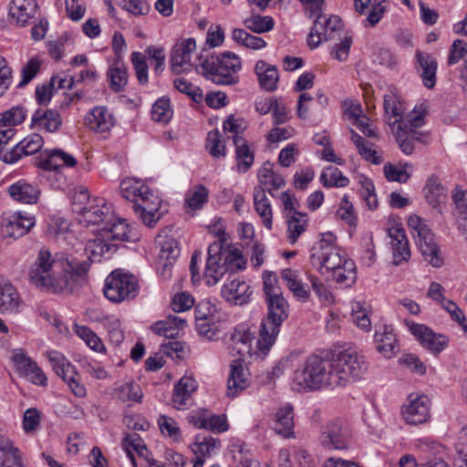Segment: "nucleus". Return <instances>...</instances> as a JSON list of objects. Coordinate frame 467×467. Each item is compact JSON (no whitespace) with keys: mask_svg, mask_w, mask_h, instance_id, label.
<instances>
[{"mask_svg":"<svg viewBox=\"0 0 467 467\" xmlns=\"http://www.w3.org/2000/svg\"><path fill=\"white\" fill-rule=\"evenodd\" d=\"M158 243L161 246L159 258L161 260L175 261L180 255V247L177 240L173 237L159 235Z\"/></svg>","mask_w":467,"mask_h":467,"instance_id":"4d7b16f0","label":"nucleus"},{"mask_svg":"<svg viewBox=\"0 0 467 467\" xmlns=\"http://www.w3.org/2000/svg\"><path fill=\"white\" fill-rule=\"evenodd\" d=\"M206 148L210 154L214 158L225 155V147L222 142V135L218 130H213L208 132L206 138Z\"/></svg>","mask_w":467,"mask_h":467,"instance_id":"774afa93","label":"nucleus"},{"mask_svg":"<svg viewBox=\"0 0 467 467\" xmlns=\"http://www.w3.org/2000/svg\"><path fill=\"white\" fill-rule=\"evenodd\" d=\"M35 217L23 212H16L3 219L2 233L14 239L26 235L35 225Z\"/></svg>","mask_w":467,"mask_h":467,"instance_id":"dca6fc26","label":"nucleus"},{"mask_svg":"<svg viewBox=\"0 0 467 467\" xmlns=\"http://www.w3.org/2000/svg\"><path fill=\"white\" fill-rule=\"evenodd\" d=\"M236 150L237 165L240 170L246 171L254 162V153L250 150L245 140L240 136L233 137Z\"/></svg>","mask_w":467,"mask_h":467,"instance_id":"3c124183","label":"nucleus"},{"mask_svg":"<svg viewBox=\"0 0 467 467\" xmlns=\"http://www.w3.org/2000/svg\"><path fill=\"white\" fill-rule=\"evenodd\" d=\"M424 195L427 202L433 207L439 208L447 199L446 190L439 178L432 174L426 182Z\"/></svg>","mask_w":467,"mask_h":467,"instance_id":"58836bf2","label":"nucleus"},{"mask_svg":"<svg viewBox=\"0 0 467 467\" xmlns=\"http://www.w3.org/2000/svg\"><path fill=\"white\" fill-rule=\"evenodd\" d=\"M294 409L290 404L278 409L275 413L274 430L276 433L285 437L294 436Z\"/></svg>","mask_w":467,"mask_h":467,"instance_id":"4c0bfd02","label":"nucleus"},{"mask_svg":"<svg viewBox=\"0 0 467 467\" xmlns=\"http://www.w3.org/2000/svg\"><path fill=\"white\" fill-rule=\"evenodd\" d=\"M320 181L325 187H345L349 180L336 167H329L322 172Z\"/></svg>","mask_w":467,"mask_h":467,"instance_id":"69168bd1","label":"nucleus"},{"mask_svg":"<svg viewBox=\"0 0 467 467\" xmlns=\"http://www.w3.org/2000/svg\"><path fill=\"white\" fill-rule=\"evenodd\" d=\"M389 244L392 250L393 264L399 265L410 257L409 243L401 226L396 225L389 229Z\"/></svg>","mask_w":467,"mask_h":467,"instance_id":"412c9836","label":"nucleus"},{"mask_svg":"<svg viewBox=\"0 0 467 467\" xmlns=\"http://www.w3.org/2000/svg\"><path fill=\"white\" fill-rule=\"evenodd\" d=\"M111 213L110 206L101 197H94L93 202L78 215L79 224L85 227L107 223Z\"/></svg>","mask_w":467,"mask_h":467,"instance_id":"6ab92c4d","label":"nucleus"},{"mask_svg":"<svg viewBox=\"0 0 467 467\" xmlns=\"http://www.w3.org/2000/svg\"><path fill=\"white\" fill-rule=\"evenodd\" d=\"M99 236L106 237L108 240L128 242H134L138 239L137 234L122 219L115 221L109 219L105 226L99 230Z\"/></svg>","mask_w":467,"mask_h":467,"instance_id":"a878e982","label":"nucleus"},{"mask_svg":"<svg viewBox=\"0 0 467 467\" xmlns=\"http://www.w3.org/2000/svg\"><path fill=\"white\" fill-rule=\"evenodd\" d=\"M201 67L205 78L215 84L234 85L239 82L238 72L242 68V62L233 52H223L216 57L207 58Z\"/></svg>","mask_w":467,"mask_h":467,"instance_id":"39448f33","label":"nucleus"},{"mask_svg":"<svg viewBox=\"0 0 467 467\" xmlns=\"http://www.w3.org/2000/svg\"><path fill=\"white\" fill-rule=\"evenodd\" d=\"M186 321L176 316H169L164 320L153 323L150 327L151 330L167 338H174L179 335L180 328L183 327Z\"/></svg>","mask_w":467,"mask_h":467,"instance_id":"79ce46f5","label":"nucleus"},{"mask_svg":"<svg viewBox=\"0 0 467 467\" xmlns=\"http://www.w3.org/2000/svg\"><path fill=\"white\" fill-rule=\"evenodd\" d=\"M259 185L257 187H263L270 194L273 195L272 192L278 190L285 185V180L280 174H277L272 169L270 163H265L258 171Z\"/></svg>","mask_w":467,"mask_h":467,"instance_id":"37998d69","label":"nucleus"},{"mask_svg":"<svg viewBox=\"0 0 467 467\" xmlns=\"http://www.w3.org/2000/svg\"><path fill=\"white\" fill-rule=\"evenodd\" d=\"M85 124L98 133H107L115 125V118L106 107H96L85 117Z\"/></svg>","mask_w":467,"mask_h":467,"instance_id":"393cba45","label":"nucleus"},{"mask_svg":"<svg viewBox=\"0 0 467 467\" xmlns=\"http://www.w3.org/2000/svg\"><path fill=\"white\" fill-rule=\"evenodd\" d=\"M44 145V140L38 133H32L19 141L10 151L5 152L1 160L9 164L16 163L22 156L38 152Z\"/></svg>","mask_w":467,"mask_h":467,"instance_id":"a211bd4d","label":"nucleus"},{"mask_svg":"<svg viewBox=\"0 0 467 467\" xmlns=\"http://www.w3.org/2000/svg\"><path fill=\"white\" fill-rule=\"evenodd\" d=\"M106 237L88 240L85 246L87 258L90 262H100L101 258L115 251L116 247L107 242Z\"/></svg>","mask_w":467,"mask_h":467,"instance_id":"c03bdc74","label":"nucleus"},{"mask_svg":"<svg viewBox=\"0 0 467 467\" xmlns=\"http://www.w3.org/2000/svg\"><path fill=\"white\" fill-rule=\"evenodd\" d=\"M0 467H25L19 450L8 440H0Z\"/></svg>","mask_w":467,"mask_h":467,"instance_id":"a18cd8bd","label":"nucleus"},{"mask_svg":"<svg viewBox=\"0 0 467 467\" xmlns=\"http://www.w3.org/2000/svg\"><path fill=\"white\" fill-rule=\"evenodd\" d=\"M316 19L313 27L307 37V44L311 48H316L322 41L332 39L328 32L325 30V15L323 11L319 14H315Z\"/></svg>","mask_w":467,"mask_h":467,"instance_id":"8fccbe9b","label":"nucleus"},{"mask_svg":"<svg viewBox=\"0 0 467 467\" xmlns=\"http://www.w3.org/2000/svg\"><path fill=\"white\" fill-rule=\"evenodd\" d=\"M248 387V378L240 358L231 363V371L228 379L227 396L234 397Z\"/></svg>","mask_w":467,"mask_h":467,"instance_id":"72a5a7b5","label":"nucleus"},{"mask_svg":"<svg viewBox=\"0 0 467 467\" xmlns=\"http://www.w3.org/2000/svg\"><path fill=\"white\" fill-rule=\"evenodd\" d=\"M122 445L133 466L136 467L133 451H136L140 456L143 455L144 451H147L143 441L137 433L128 434L123 439Z\"/></svg>","mask_w":467,"mask_h":467,"instance_id":"052dcab7","label":"nucleus"},{"mask_svg":"<svg viewBox=\"0 0 467 467\" xmlns=\"http://www.w3.org/2000/svg\"><path fill=\"white\" fill-rule=\"evenodd\" d=\"M384 110L389 117V126L394 130L401 122H409L410 118L415 116L418 111L412 112L410 115L405 116V105L396 89L389 90L384 95Z\"/></svg>","mask_w":467,"mask_h":467,"instance_id":"f3484780","label":"nucleus"},{"mask_svg":"<svg viewBox=\"0 0 467 467\" xmlns=\"http://www.w3.org/2000/svg\"><path fill=\"white\" fill-rule=\"evenodd\" d=\"M36 0H13L9 14L13 18H16L18 25L25 26L28 19L36 14Z\"/></svg>","mask_w":467,"mask_h":467,"instance_id":"ea45409f","label":"nucleus"},{"mask_svg":"<svg viewBox=\"0 0 467 467\" xmlns=\"http://www.w3.org/2000/svg\"><path fill=\"white\" fill-rule=\"evenodd\" d=\"M287 224V239L294 244L299 236L306 230L308 225L307 214L301 212H293V214H285Z\"/></svg>","mask_w":467,"mask_h":467,"instance_id":"a19ab883","label":"nucleus"},{"mask_svg":"<svg viewBox=\"0 0 467 467\" xmlns=\"http://www.w3.org/2000/svg\"><path fill=\"white\" fill-rule=\"evenodd\" d=\"M76 159L62 150L55 149L43 153L37 162V166L45 171H58L61 167H74Z\"/></svg>","mask_w":467,"mask_h":467,"instance_id":"bb28decb","label":"nucleus"},{"mask_svg":"<svg viewBox=\"0 0 467 467\" xmlns=\"http://www.w3.org/2000/svg\"><path fill=\"white\" fill-rule=\"evenodd\" d=\"M254 336L244 327H238L234 330L231 337V352L232 355L239 356L240 360L253 354L252 343Z\"/></svg>","mask_w":467,"mask_h":467,"instance_id":"c756f323","label":"nucleus"},{"mask_svg":"<svg viewBox=\"0 0 467 467\" xmlns=\"http://www.w3.org/2000/svg\"><path fill=\"white\" fill-rule=\"evenodd\" d=\"M430 406L431 402L427 396L410 394L409 403L402 409V416L409 424H422L430 418Z\"/></svg>","mask_w":467,"mask_h":467,"instance_id":"2eb2a0df","label":"nucleus"},{"mask_svg":"<svg viewBox=\"0 0 467 467\" xmlns=\"http://www.w3.org/2000/svg\"><path fill=\"white\" fill-rule=\"evenodd\" d=\"M234 41L251 49H261L266 46V42L259 36H253L244 29L235 28L232 32Z\"/></svg>","mask_w":467,"mask_h":467,"instance_id":"13d9d810","label":"nucleus"},{"mask_svg":"<svg viewBox=\"0 0 467 467\" xmlns=\"http://www.w3.org/2000/svg\"><path fill=\"white\" fill-rule=\"evenodd\" d=\"M209 191L202 184L195 185L187 192L185 203L191 211H197L202 208L203 204L208 202Z\"/></svg>","mask_w":467,"mask_h":467,"instance_id":"864d4df0","label":"nucleus"},{"mask_svg":"<svg viewBox=\"0 0 467 467\" xmlns=\"http://www.w3.org/2000/svg\"><path fill=\"white\" fill-rule=\"evenodd\" d=\"M244 26L247 29L257 33L262 34L268 32L274 27V20L270 16H252L251 17L246 18L244 21Z\"/></svg>","mask_w":467,"mask_h":467,"instance_id":"338daca9","label":"nucleus"},{"mask_svg":"<svg viewBox=\"0 0 467 467\" xmlns=\"http://www.w3.org/2000/svg\"><path fill=\"white\" fill-rule=\"evenodd\" d=\"M423 112L415 113L409 122H401L392 130L399 148L404 154L411 155L417 142H426L427 134L418 130L423 125Z\"/></svg>","mask_w":467,"mask_h":467,"instance_id":"1a4fd4ad","label":"nucleus"},{"mask_svg":"<svg viewBox=\"0 0 467 467\" xmlns=\"http://www.w3.org/2000/svg\"><path fill=\"white\" fill-rule=\"evenodd\" d=\"M351 140L355 144L358 153L364 160L374 164H379L382 162L383 160L381 156L379 155L378 151L373 149L372 143L366 140L353 130H351Z\"/></svg>","mask_w":467,"mask_h":467,"instance_id":"09e8293b","label":"nucleus"},{"mask_svg":"<svg viewBox=\"0 0 467 467\" xmlns=\"http://www.w3.org/2000/svg\"><path fill=\"white\" fill-rule=\"evenodd\" d=\"M62 125L60 113L56 109H38L31 119V128L47 132H56Z\"/></svg>","mask_w":467,"mask_h":467,"instance_id":"5701e85b","label":"nucleus"},{"mask_svg":"<svg viewBox=\"0 0 467 467\" xmlns=\"http://www.w3.org/2000/svg\"><path fill=\"white\" fill-rule=\"evenodd\" d=\"M114 395L122 402H140L143 397L140 387L134 382H126L115 388Z\"/></svg>","mask_w":467,"mask_h":467,"instance_id":"603ef678","label":"nucleus"},{"mask_svg":"<svg viewBox=\"0 0 467 467\" xmlns=\"http://www.w3.org/2000/svg\"><path fill=\"white\" fill-rule=\"evenodd\" d=\"M120 193L123 198L132 202L140 201L143 194L150 193V188L140 181L134 179H125L119 185Z\"/></svg>","mask_w":467,"mask_h":467,"instance_id":"49530a36","label":"nucleus"},{"mask_svg":"<svg viewBox=\"0 0 467 467\" xmlns=\"http://www.w3.org/2000/svg\"><path fill=\"white\" fill-rule=\"evenodd\" d=\"M251 294L250 285L239 278L225 283L221 290V295L226 301L240 306L248 302Z\"/></svg>","mask_w":467,"mask_h":467,"instance_id":"b1692460","label":"nucleus"},{"mask_svg":"<svg viewBox=\"0 0 467 467\" xmlns=\"http://www.w3.org/2000/svg\"><path fill=\"white\" fill-rule=\"evenodd\" d=\"M253 197L254 210L260 216L263 224L268 230L272 229L273 212L270 201L266 196L265 189L263 187H254Z\"/></svg>","mask_w":467,"mask_h":467,"instance_id":"f704fd0d","label":"nucleus"},{"mask_svg":"<svg viewBox=\"0 0 467 467\" xmlns=\"http://www.w3.org/2000/svg\"><path fill=\"white\" fill-rule=\"evenodd\" d=\"M46 356L55 372L67 384L72 393L77 397H84L86 389L79 383L78 372L66 357L56 350L47 351Z\"/></svg>","mask_w":467,"mask_h":467,"instance_id":"9d476101","label":"nucleus"},{"mask_svg":"<svg viewBox=\"0 0 467 467\" xmlns=\"http://www.w3.org/2000/svg\"><path fill=\"white\" fill-rule=\"evenodd\" d=\"M281 278L297 300L302 302L308 300L310 296L308 286L303 284L298 271L290 268L284 269L281 272Z\"/></svg>","mask_w":467,"mask_h":467,"instance_id":"473e14b6","label":"nucleus"},{"mask_svg":"<svg viewBox=\"0 0 467 467\" xmlns=\"http://www.w3.org/2000/svg\"><path fill=\"white\" fill-rule=\"evenodd\" d=\"M234 262H235L238 269L244 267V261L239 249H234L227 256H223L222 242L217 241L210 244L203 272L206 284L208 285H215L223 275L227 273L229 265Z\"/></svg>","mask_w":467,"mask_h":467,"instance_id":"0eeeda50","label":"nucleus"},{"mask_svg":"<svg viewBox=\"0 0 467 467\" xmlns=\"http://www.w3.org/2000/svg\"><path fill=\"white\" fill-rule=\"evenodd\" d=\"M23 301L11 284H0V313L19 312Z\"/></svg>","mask_w":467,"mask_h":467,"instance_id":"c9c22d12","label":"nucleus"},{"mask_svg":"<svg viewBox=\"0 0 467 467\" xmlns=\"http://www.w3.org/2000/svg\"><path fill=\"white\" fill-rule=\"evenodd\" d=\"M160 207L161 200L150 190L149 194H143L139 202L132 204L138 218L148 227H153L161 219Z\"/></svg>","mask_w":467,"mask_h":467,"instance_id":"4468645a","label":"nucleus"},{"mask_svg":"<svg viewBox=\"0 0 467 467\" xmlns=\"http://www.w3.org/2000/svg\"><path fill=\"white\" fill-rule=\"evenodd\" d=\"M416 244L426 262L433 267H441L443 265V259L441 255V250L435 242L434 234L430 228L414 236Z\"/></svg>","mask_w":467,"mask_h":467,"instance_id":"aec40b11","label":"nucleus"},{"mask_svg":"<svg viewBox=\"0 0 467 467\" xmlns=\"http://www.w3.org/2000/svg\"><path fill=\"white\" fill-rule=\"evenodd\" d=\"M75 332L91 349L97 352L105 351L101 339L88 327L76 325Z\"/></svg>","mask_w":467,"mask_h":467,"instance_id":"0e129e2a","label":"nucleus"},{"mask_svg":"<svg viewBox=\"0 0 467 467\" xmlns=\"http://www.w3.org/2000/svg\"><path fill=\"white\" fill-rule=\"evenodd\" d=\"M254 72L262 88L270 92L276 89L279 75L275 66L268 65L264 60H259L255 64Z\"/></svg>","mask_w":467,"mask_h":467,"instance_id":"e433bc0d","label":"nucleus"},{"mask_svg":"<svg viewBox=\"0 0 467 467\" xmlns=\"http://www.w3.org/2000/svg\"><path fill=\"white\" fill-rule=\"evenodd\" d=\"M71 202L73 211L78 215L93 202V198L86 186L78 185L73 189Z\"/></svg>","mask_w":467,"mask_h":467,"instance_id":"bf43d9fd","label":"nucleus"},{"mask_svg":"<svg viewBox=\"0 0 467 467\" xmlns=\"http://www.w3.org/2000/svg\"><path fill=\"white\" fill-rule=\"evenodd\" d=\"M330 358L319 356H309L302 368H297L294 374V382L299 389L316 390L321 388H337Z\"/></svg>","mask_w":467,"mask_h":467,"instance_id":"f03ea898","label":"nucleus"},{"mask_svg":"<svg viewBox=\"0 0 467 467\" xmlns=\"http://www.w3.org/2000/svg\"><path fill=\"white\" fill-rule=\"evenodd\" d=\"M26 115V110L21 106H15L0 114V130L13 129L12 127L21 124Z\"/></svg>","mask_w":467,"mask_h":467,"instance_id":"6e6d98bb","label":"nucleus"},{"mask_svg":"<svg viewBox=\"0 0 467 467\" xmlns=\"http://www.w3.org/2000/svg\"><path fill=\"white\" fill-rule=\"evenodd\" d=\"M333 278L337 283L350 286L355 283L357 278L356 265L353 260L343 263L338 268L332 272Z\"/></svg>","mask_w":467,"mask_h":467,"instance_id":"5fc2aeb1","label":"nucleus"},{"mask_svg":"<svg viewBox=\"0 0 467 467\" xmlns=\"http://www.w3.org/2000/svg\"><path fill=\"white\" fill-rule=\"evenodd\" d=\"M7 192L10 197L19 202L32 204L36 203L40 195L39 189L33 183H29L25 180H19L11 184Z\"/></svg>","mask_w":467,"mask_h":467,"instance_id":"c85d7f7f","label":"nucleus"},{"mask_svg":"<svg viewBox=\"0 0 467 467\" xmlns=\"http://www.w3.org/2000/svg\"><path fill=\"white\" fill-rule=\"evenodd\" d=\"M96 319L107 329L111 343L119 346L123 341L124 334L117 317L100 314Z\"/></svg>","mask_w":467,"mask_h":467,"instance_id":"de8ad7c7","label":"nucleus"},{"mask_svg":"<svg viewBox=\"0 0 467 467\" xmlns=\"http://www.w3.org/2000/svg\"><path fill=\"white\" fill-rule=\"evenodd\" d=\"M311 252V263L321 273H324V270L332 272L349 260L346 253L337 245V237L330 232L319 235Z\"/></svg>","mask_w":467,"mask_h":467,"instance_id":"423d86ee","label":"nucleus"},{"mask_svg":"<svg viewBox=\"0 0 467 467\" xmlns=\"http://www.w3.org/2000/svg\"><path fill=\"white\" fill-rule=\"evenodd\" d=\"M331 365L337 388L360 379L368 369L367 358L356 350H343L332 356Z\"/></svg>","mask_w":467,"mask_h":467,"instance_id":"20e7f679","label":"nucleus"},{"mask_svg":"<svg viewBox=\"0 0 467 467\" xmlns=\"http://www.w3.org/2000/svg\"><path fill=\"white\" fill-rule=\"evenodd\" d=\"M319 441L327 450H341L347 447L348 431L339 420H332L321 428Z\"/></svg>","mask_w":467,"mask_h":467,"instance_id":"f8f14e48","label":"nucleus"},{"mask_svg":"<svg viewBox=\"0 0 467 467\" xmlns=\"http://www.w3.org/2000/svg\"><path fill=\"white\" fill-rule=\"evenodd\" d=\"M138 289V280L133 275L117 269L107 276L103 293L109 301L120 303L134 298Z\"/></svg>","mask_w":467,"mask_h":467,"instance_id":"6e6552de","label":"nucleus"},{"mask_svg":"<svg viewBox=\"0 0 467 467\" xmlns=\"http://www.w3.org/2000/svg\"><path fill=\"white\" fill-rule=\"evenodd\" d=\"M196 49V43L193 38H187L177 43L171 54V69L175 74L182 71L184 65L190 64L192 54Z\"/></svg>","mask_w":467,"mask_h":467,"instance_id":"cd10ccee","label":"nucleus"},{"mask_svg":"<svg viewBox=\"0 0 467 467\" xmlns=\"http://www.w3.org/2000/svg\"><path fill=\"white\" fill-rule=\"evenodd\" d=\"M109 87L115 92H119L124 88L128 82V72L123 65L116 63L112 66L109 72Z\"/></svg>","mask_w":467,"mask_h":467,"instance_id":"680f3d73","label":"nucleus"},{"mask_svg":"<svg viewBox=\"0 0 467 467\" xmlns=\"http://www.w3.org/2000/svg\"><path fill=\"white\" fill-rule=\"evenodd\" d=\"M411 334L419 340L420 344L429 351L439 354L448 345V337L438 334L423 324L407 323Z\"/></svg>","mask_w":467,"mask_h":467,"instance_id":"9b49d317","label":"nucleus"},{"mask_svg":"<svg viewBox=\"0 0 467 467\" xmlns=\"http://www.w3.org/2000/svg\"><path fill=\"white\" fill-rule=\"evenodd\" d=\"M417 71L420 74L424 86L431 88L436 83L437 61L430 54L417 51Z\"/></svg>","mask_w":467,"mask_h":467,"instance_id":"7c9ffc66","label":"nucleus"},{"mask_svg":"<svg viewBox=\"0 0 467 467\" xmlns=\"http://www.w3.org/2000/svg\"><path fill=\"white\" fill-rule=\"evenodd\" d=\"M62 263L56 261L47 249H40L28 273L30 282L41 290L63 293L69 288V278L61 275Z\"/></svg>","mask_w":467,"mask_h":467,"instance_id":"f257e3e1","label":"nucleus"},{"mask_svg":"<svg viewBox=\"0 0 467 467\" xmlns=\"http://www.w3.org/2000/svg\"><path fill=\"white\" fill-rule=\"evenodd\" d=\"M375 343L377 350L385 358H390L397 352V339L393 328L389 326H382L376 330Z\"/></svg>","mask_w":467,"mask_h":467,"instance_id":"2f4dec72","label":"nucleus"},{"mask_svg":"<svg viewBox=\"0 0 467 467\" xmlns=\"http://www.w3.org/2000/svg\"><path fill=\"white\" fill-rule=\"evenodd\" d=\"M151 117L154 121L164 124L171 120L172 117V110L168 98H161L153 104Z\"/></svg>","mask_w":467,"mask_h":467,"instance_id":"e2e57ef3","label":"nucleus"},{"mask_svg":"<svg viewBox=\"0 0 467 467\" xmlns=\"http://www.w3.org/2000/svg\"><path fill=\"white\" fill-rule=\"evenodd\" d=\"M197 389V383L192 377H182L174 386L172 405L177 410H187L192 404V395Z\"/></svg>","mask_w":467,"mask_h":467,"instance_id":"4be33fe9","label":"nucleus"},{"mask_svg":"<svg viewBox=\"0 0 467 467\" xmlns=\"http://www.w3.org/2000/svg\"><path fill=\"white\" fill-rule=\"evenodd\" d=\"M268 308L266 319L263 320L259 338L256 341L257 352L266 355L275 341L282 323L288 317L289 305L283 295L265 299Z\"/></svg>","mask_w":467,"mask_h":467,"instance_id":"7ed1b4c3","label":"nucleus"},{"mask_svg":"<svg viewBox=\"0 0 467 467\" xmlns=\"http://www.w3.org/2000/svg\"><path fill=\"white\" fill-rule=\"evenodd\" d=\"M12 360L20 375L29 378L34 384L47 385V379L42 369L22 348L13 350Z\"/></svg>","mask_w":467,"mask_h":467,"instance_id":"ddd939ff","label":"nucleus"}]
</instances>
